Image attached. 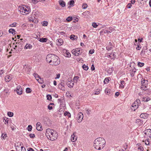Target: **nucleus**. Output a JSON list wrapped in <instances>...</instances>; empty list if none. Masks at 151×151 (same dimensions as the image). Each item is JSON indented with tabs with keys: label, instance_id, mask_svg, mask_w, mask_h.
Returning <instances> with one entry per match:
<instances>
[{
	"label": "nucleus",
	"instance_id": "cd10ccee",
	"mask_svg": "<svg viewBox=\"0 0 151 151\" xmlns=\"http://www.w3.org/2000/svg\"><path fill=\"white\" fill-rule=\"evenodd\" d=\"M7 137V134L6 133H4L2 134L1 138L2 139H5Z\"/></svg>",
	"mask_w": 151,
	"mask_h": 151
},
{
	"label": "nucleus",
	"instance_id": "6e6552de",
	"mask_svg": "<svg viewBox=\"0 0 151 151\" xmlns=\"http://www.w3.org/2000/svg\"><path fill=\"white\" fill-rule=\"evenodd\" d=\"M34 15L35 14L31 15V17L29 18V20L30 22L36 23V22H38V21H37V20L35 19Z\"/></svg>",
	"mask_w": 151,
	"mask_h": 151
},
{
	"label": "nucleus",
	"instance_id": "f8f14e48",
	"mask_svg": "<svg viewBox=\"0 0 151 151\" xmlns=\"http://www.w3.org/2000/svg\"><path fill=\"white\" fill-rule=\"evenodd\" d=\"M56 43L57 45L60 46L62 45L63 43V40L62 39H57L56 40Z\"/></svg>",
	"mask_w": 151,
	"mask_h": 151
},
{
	"label": "nucleus",
	"instance_id": "b1692460",
	"mask_svg": "<svg viewBox=\"0 0 151 151\" xmlns=\"http://www.w3.org/2000/svg\"><path fill=\"white\" fill-rule=\"evenodd\" d=\"M60 5L62 7H64L65 6V3L63 1H59Z\"/></svg>",
	"mask_w": 151,
	"mask_h": 151
},
{
	"label": "nucleus",
	"instance_id": "72a5a7b5",
	"mask_svg": "<svg viewBox=\"0 0 151 151\" xmlns=\"http://www.w3.org/2000/svg\"><path fill=\"white\" fill-rule=\"evenodd\" d=\"M150 99L149 98H144L143 99V101H144L145 102H147L149 100H150Z\"/></svg>",
	"mask_w": 151,
	"mask_h": 151
},
{
	"label": "nucleus",
	"instance_id": "c756f323",
	"mask_svg": "<svg viewBox=\"0 0 151 151\" xmlns=\"http://www.w3.org/2000/svg\"><path fill=\"white\" fill-rule=\"evenodd\" d=\"M64 84L63 83H60L58 85L59 88L60 89H62L63 87H64Z\"/></svg>",
	"mask_w": 151,
	"mask_h": 151
},
{
	"label": "nucleus",
	"instance_id": "338daca9",
	"mask_svg": "<svg viewBox=\"0 0 151 151\" xmlns=\"http://www.w3.org/2000/svg\"><path fill=\"white\" fill-rule=\"evenodd\" d=\"M60 77V74H58L57 75V77H55V79H58Z\"/></svg>",
	"mask_w": 151,
	"mask_h": 151
},
{
	"label": "nucleus",
	"instance_id": "6ab92c4d",
	"mask_svg": "<svg viewBox=\"0 0 151 151\" xmlns=\"http://www.w3.org/2000/svg\"><path fill=\"white\" fill-rule=\"evenodd\" d=\"M3 121L4 122L5 124L8 125V119L6 117L3 118Z\"/></svg>",
	"mask_w": 151,
	"mask_h": 151
},
{
	"label": "nucleus",
	"instance_id": "0e129e2a",
	"mask_svg": "<svg viewBox=\"0 0 151 151\" xmlns=\"http://www.w3.org/2000/svg\"><path fill=\"white\" fill-rule=\"evenodd\" d=\"M119 95V93L118 92H117L115 93V96L116 97H118Z\"/></svg>",
	"mask_w": 151,
	"mask_h": 151
},
{
	"label": "nucleus",
	"instance_id": "3c124183",
	"mask_svg": "<svg viewBox=\"0 0 151 151\" xmlns=\"http://www.w3.org/2000/svg\"><path fill=\"white\" fill-rule=\"evenodd\" d=\"M47 99L48 100H50L52 99L51 96L50 95H47Z\"/></svg>",
	"mask_w": 151,
	"mask_h": 151
},
{
	"label": "nucleus",
	"instance_id": "a18cd8bd",
	"mask_svg": "<svg viewBox=\"0 0 151 151\" xmlns=\"http://www.w3.org/2000/svg\"><path fill=\"white\" fill-rule=\"evenodd\" d=\"M21 44L22 42H16L15 43H13V45H18L17 47H19V45Z\"/></svg>",
	"mask_w": 151,
	"mask_h": 151
},
{
	"label": "nucleus",
	"instance_id": "9d476101",
	"mask_svg": "<svg viewBox=\"0 0 151 151\" xmlns=\"http://www.w3.org/2000/svg\"><path fill=\"white\" fill-rule=\"evenodd\" d=\"M144 134L148 136L150 138L151 136V129H148L145 130L144 132Z\"/></svg>",
	"mask_w": 151,
	"mask_h": 151
},
{
	"label": "nucleus",
	"instance_id": "13d9d810",
	"mask_svg": "<svg viewBox=\"0 0 151 151\" xmlns=\"http://www.w3.org/2000/svg\"><path fill=\"white\" fill-rule=\"evenodd\" d=\"M90 112L91 110H90L87 109L86 110V113L88 115H90Z\"/></svg>",
	"mask_w": 151,
	"mask_h": 151
},
{
	"label": "nucleus",
	"instance_id": "39448f33",
	"mask_svg": "<svg viewBox=\"0 0 151 151\" xmlns=\"http://www.w3.org/2000/svg\"><path fill=\"white\" fill-rule=\"evenodd\" d=\"M72 52L74 55L77 56L81 55L82 51L81 49L77 48L73 49L72 51Z\"/></svg>",
	"mask_w": 151,
	"mask_h": 151
},
{
	"label": "nucleus",
	"instance_id": "864d4df0",
	"mask_svg": "<svg viewBox=\"0 0 151 151\" xmlns=\"http://www.w3.org/2000/svg\"><path fill=\"white\" fill-rule=\"evenodd\" d=\"M145 143L146 145H148L149 144V142L148 139L145 140Z\"/></svg>",
	"mask_w": 151,
	"mask_h": 151
},
{
	"label": "nucleus",
	"instance_id": "423d86ee",
	"mask_svg": "<svg viewBox=\"0 0 151 151\" xmlns=\"http://www.w3.org/2000/svg\"><path fill=\"white\" fill-rule=\"evenodd\" d=\"M148 81L147 80L143 79L141 81L142 86L141 88L142 90H146V88L147 85Z\"/></svg>",
	"mask_w": 151,
	"mask_h": 151
},
{
	"label": "nucleus",
	"instance_id": "49530a36",
	"mask_svg": "<svg viewBox=\"0 0 151 151\" xmlns=\"http://www.w3.org/2000/svg\"><path fill=\"white\" fill-rule=\"evenodd\" d=\"M17 23L16 22L14 23L9 25V27H15L16 26Z\"/></svg>",
	"mask_w": 151,
	"mask_h": 151
},
{
	"label": "nucleus",
	"instance_id": "f257e3e1",
	"mask_svg": "<svg viewBox=\"0 0 151 151\" xmlns=\"http://www.w3.org/2000/svg\"><path fill=\"white\" fill-rule=\"evenodd\" d=\"M46 60L51 65H57L60 63V60L58 57L53 54H48Z\"/></svg>",
	"mask_w": 151,
	"mask_h": 151
},
{
	"label": "nucleus",
	"instance_id": "de8ad7c7",
	"mask_svg": "<svg viewBox=\"0 0 151 151\" xmlns=\"http://www.w3.org/2000/svg\"><path fill=\"white\" fill-rule=\"evenodd\" d=\"M33 75L35 77V78L36 79H37V78H40V76L38 75L36 73H34L33 74Z\"/></svg>",
	"mask_w": 151,
	"mask_h": 151
},
{
	"label": "nucleus",
	"instance_id": "4d7b16f0",
	"mask_svg": "<svg viewBox=\"0 0 151 151\" xmlns=\"http://www.w3.org/2000/svg\"><path fill=\"white\" fill-rule=\"evenodd\" d=\"M4 70H0V76H2V75L4 73Z\"/></svg>",
	"mask_w": 151,
	"mask_h": 151
},
{
	"label": "nucleus",
	"instance_id": "bf43d9fd",
	"mask_svg": "<svg viewBox=\"0 0 151 151\" xmlns=\"http://www.w3.org/2000/svg\"><path fill=\"white\" fill-rule=\"evenodd\" d=\"M47 108L49 110H51L52 109V107L49 105L47 106Z\"/></svg>",
	"mask_w": 151,
	"mask_h": 151
},
{
	"label": "nucleus",
	"instance_id": "dca6fc26",
	"mask_svg": "<svg viewBox=\"0 0 151 151\" xmlns=\"http://www.w3.org/2000/svg\"><path fill=\"white\" fill-rule=\"evenodd\" d=\"M136 123L137 124L139 125H141L143 124V122L142 121L139 119H137L136 120Z\"/></svg>",
	"mask_w": 151,
	"mask_h": 151
},
{
	"label": "nucleus",
	"instance_id": "69168bd1",
	"mask_svg": "<svg viewBox=\"0 0 151 151\" xmlns=\"http://www.w3.org/2000/svg\"><path fill=\"white\" fill-rule=\"evenodd\" d=\"M91 69L92 70H95V67L93 65H92Z\"/></svg>",
	"mask_w": 151,
	"mask_h": 151
},
{
	"label": "nucleus",
	"instance_id": "2f4dec72",
	"mask_svg": "<svg viewBox=\"0 0 151 151\" xmlns=\"http://www.w3.org/2000/svg\"><path fill=\"white\" fill-rule=\"evenodd\" d=\"M144 63H143L139 62L138 63L137 65L139 67H141L144 65Z\"/></svg>",
	"mask_w": 151,
	"mask_h": 151
},
{
	"label": "nucleus",
	"instance_id": "0eeeda50",
	"mask_svg": "<svg viewBox=\"0 0 151 151\" xmlns=\"http://www.w3.org/2000/svg\"><path fill=\"white\" fill-rule=\"evenodd\" d=\"M52 132H53V129H52L49 128H48L47 129L46 135L48 139L49 137H50V135H51Z\"/></svg>",
	"mask_w": 151,
	"mask_h": 151
},
{
	"label": "nucleus",
	"instance_id": "7c9ffc66",
	"mask_svg": "<svg viewBox=\"0 0 151 151\" xmlns=\"http://www.w3.org/2000/svg\"><path fill=\"white\" fill-rule=\"evenodd\" d=\"M82 68L84 70H87L88 69V66L86 65L85 64H84L83 65Z\"/></svg>",
	"mask_w": 151,
	"mask_h": 151
},
{
	"label": "nucleus",
	"instance_id": "ddd939ff",
	"mask_svg": "<svg viewBox=\"0 0 151 151\" xmlns=\"http://www.w3.org/2000/svg\"><path fill=\"white\" fill-rule=\"evenodd\" d=\"M37 126V129L38 131H41L42 130V125H41L40 123L37 122L36 124Z\"/></svg>",
	"mask_w": 151,
	"mask_h": 151
},
{
	"label": "nucleus",
	"instance_id": "09e8293b",
	"mask_svg": "<svg viewBox=\"0 0 151 151\" xmlns=\"http://www.w3.org/2000/svg\"><path fill=\"white\" fill-rule=\"evenodd\" d=\"M87 7V5L86 4H83L82 5V8L83 9H85Z\"/></svg>",
	"mask_w": 151,
	"mask_h": 151
},
{
	"label": "nucleus",
	"instance_id": "8fccbe9b",
	"mask_svg": "<svg viewBox=\"0 0 151 151\" xmlns=\"http://www.w3.org/2000/svg\"><path fill=\"white\" fill-rule=\"evenodd\" d=\"M29 136L31 138H33L35 137V135L34 134H30L29 135Z\"/></svg>",
	"mask_w": 151,
	"mask_h": 151
},
{
	"label": "nucleus",
	"instance_id": "e433bc0d",
	"mask_svg": "<svg viewBox=\"0 0 151 151\" xmlns=\"http://www.w3.org/2000/svg\"><path fill=\"white\" fill-rule=\"evenodd\" d=\"M134 103H135V104L138 106L140 103V101L139 99H137L136 101H135Z\"/></svg>",
	"mask_w": 151,
	"mask_h": 151
},
{
	"label": "nucleus",
	"instance_id": "4be33fe9",
	"mask_svg": "<svg viewBox=\"0 0 151 151\" xmlns=\"http://www.w3.org/2000/svg\"><path fill=\"white\" fill-rule=\"evenodd\" d=\"M125 81H121L120 84V87L123 88L124 87V85H125Z\"/></svg>",
	"mask_w": 151,
	"mask_h": 151
},
{
	"label": "nucleus",
	"instance_id": "393cba45",
	"mask_svg": "<svg viewBox=\"0 0 151 151\" xmlns=\"http://www.w3.org/2000/svg\"><path fill=\"white\" fill-rule=\"evenodd\" d=\"M32 45L29 44H27L25 46L24 48L26 49H31L32 48Z\"/></svg>",
	"mask_w": 151,
	"mask_h": 151
},
{
	"label": "nucleus",
	"instance_id": "9b49d317",
	"mask_svg": "<svg viewBox=\"0 0 151 151\" xmlns=\"http://www.w3.org/2000/svg\"><path fill=\"white\" fill-rule=\"evenodd\" d=\"M78 122H81L83 118V114L81 112L79 113L78 115Z\"/></svg>",
	"mask_w": 151,
	"mask_h": 151
},
{
	"label": "nucleus",
	"instance_id": "4468645a",
	"mask_svg": "<svg viewBox=\"0 0 151 151\" xmlns=\"http://www.w3.org/2000/svg\"><path fill=\"white\" fill-rule=\"evenodd\" d=\"M138 106H139L138 105H137L135 104V103H134L132 106V108L131 109L132 110L135 111V109H137L138 108Z\"/></svg>",
	"mask_w": 151,
	"mask_h": 151
},
{
	"label": "nucleus",
	"instance_id": "6e6d98bb",
	"mask_svg": "<svg viewBox=\"0 0 151 151\" xmlns=\"http://www.w3.org/2000/svg\"><path fill=\"white\" fill-rule=\"evenodd\" d=\"M94 52V50H90L89 51V53L90 54H93Z\"/></svg>",
	"mask_w": 151,
	"mask_h": 151
},
{
	"label": "nucleus",
	"instance_id": "a19ab883",
	"mask_svg": "<svg viewBox=\"0 0 151 151\" xmlns=\"http://www.w3.org/2000/svg\"><path fill=\"white\" fill-rule=\"evenodd\" d=\"M109 80L108 78H106L104 80V82L105 84H106L109 82Z\"/></svg>",
	"mask_w": 151,
	"mask_h": 151
},
{
	"label": "nucleus",
	"instance_id": "bb28decb",
	"mask_svg": "<svg viewBox=\"0 0 151 151\" xmlns=\"http://www.w3.org/2000/svg\"><path fill=\"white\" fill-rule=\"evenodd\" d=\"M70 83H68V85H69L68 86L70 88H72L74 85V83L73 81H71L70 82Z\"/></svg>",
	"mask_w": 151,
	"mask_h": 151
},
{
	"label": "nucleus",
	"instance_id": "ea45409f",
	"mask_svg": "<svg viewBox=\"0 0 151 151\" xmlns=\"http://www.w3.org/2000/svg\"><path fill=\"white\" fill-rule=\"evenodd\" d=\"M114 30V29H111L110 30H105L104 31L105 33H111Z\"/></svg>",
	"mask_w": 151,
	"mask_h": 151
},
{
	"label": "nucleus",
	"instance_id": "1a4fd4ad",
	"mask_svg": "<svg viewBox=\"0 0 151 151\" xmlns=\"http://www.w3.org/2000/svg\"><path fill=\"white\" fill-rule=\"evenodd\" d=\"M22 89L20 86H18L17 87V93L18 95H21L22 93Z\"/></svg>",
	"mask_w": 151,
	"mask_h": 151
},
{
	"label": "nucleus",
	"instance_id": "473e14b6",
	"mask_svg": "<svg viewBox=\"0 0 151 151\" xmlns=\"http://www.w3.org/2000/svg\"><path fill=\"white\" fill-rule=\"evenodd\" d=\"M39 2V0H32L31 2L34 4H36Z\"/></svg>",
	"mask_w": 151,
	"mask_h": 151
},
{
	"label": "nucleus",
	"instance_id": "5701e85b",
	"mask_svg": "<svg viewBox=\"0 0 151 151\" xmlns=\"http://www.w3.org/2000/svg\"><path fill=\"white\" fill-rule=\"evenodd\" d=\"M36 80L40 84H42L44 82L43 79L42 78L40 77V78H38L37 79H36Z\"/></svg>",
	"mask_w": 151,
	"mask_h": 151
},
{
	"label": "nucleus",
	"instance_id": "c85d7f7f",
	"mask_svg": "<svg viewBox=\"0 0 151 151\" xmlns=\"http://www.w3.org/2000/svg\"><path fill=\"white\" fill-rule=\"evenodd\" d=\"M64 115L65 116H67L69 117H70L71 116V114L69 112L65 111L64 113Z\"/></svg>",
	"mask_w": 151,
	"mask_h": 151
},
{
	"label": "nucleus",
	"instance_id": "774afa93",
	"mask_svg": "<svg viewBox=\"0 0 151 151\" xmlns=\"http://www.w3.org/2000/svg\"><path fill=\"white\" fill-rule=\"evenodd\" d=\"M21 148L22 150H26L25 148L24 147H23V146H21Z\"/></svg>",
	"mask_w": 151,
	"mask_h": 151
},
{
	"label": "nucleus",
	"instance_id": "c9c22d12",
	"mask_svg": "<svg viewBox=\"0 0 151 151\" xmlns=\"http://www.w3.org/2000/svg\"><path fill=\"white\" fill-rule=\"evenodd\" d=\"M113 46H110L108 45L106 47V50L108 51H109L111 50Z\"/></svg>",
	"mask_w": 151,
	"mask_h": 151
},
{
	"label": "nucleus",
	"instance_id": "680f3d73",
	"mask_svg": "<svg viewBox=\"0 0 151 151\" xmlns=\"http://www.w3.org/2000/svg\"><path fill=\"white\" fill-rule=\"evenodd\" d=\"M145 52L147 50V48L146 47H144L142 49Z\"/></svg>",
	"mask_w": 151,
	"mask_h": 151
},
{
	"label": "nucleus",
	"instance_id": "aec40b11",
	"mask_svg": "<svg viewBox=\"0 0 151 151\" xmlns=\"http://www.w3.org/2000/svg\"><path fill=\"white\" fill-rule=\"evenodd\" d=\"M77 139V137H75L74 134L72 135L71 136V140L72 142H74Z\"/></svg>",
	"mask_w": 151,
	"mask_h": 151
},
{
	"label": "nucleus",
	"instance_id": "f704fd0d",
	"mask_svg": "<svg viewBox=\"0 0 151 151\" xmlns=\"http://www.w3.org/2000/svg\"><path fill=\"white\" fill-rule=\"evenodd\" d=\"M32 127L31 125H29L27 128V129L29 132L31 131L32 130Z\"/></svg>",
	"mask_w": 151,
	"mask_h": 151
},
{
	"label": "nucleus",
	"instance_id": "4c0bfd02",
	"mask_svg": "<svg viewBox=\"0 0 151 151\" xmlns=\"http://www.w3.org/2000/svg\"><path fill=\"white\" fill-rule=\"evenodd\" d=\"M32 90L29 88H26V91L27 93H29L31 92Z\"/></svg>",
	"mask_w": 151,
	"mask_h": 151
},
{
	"label": "nucleus",
	"instance_id": "a878e982",
	"mask_svg": "<svg viewBox=\"0 0 151 151\" xmlns=\"http://www.w3.org/2000/svg\"><path fill=\"white\" fill-rule=\"evenodd\" d=\"M70 38L72 40H75L77 38V36L74 35H71L70 36Z\"/></svg>",
	"mask_w": 151,
	"mask_h": 151
},
{
	"label": "nucleus",
	"instance_id": "2eb2a0df",
	"mask_svg": "<svg viewBox=\"0 0 151 151\" xmlns=\"http://www.w3.org/2000/svg\"><path fill=\"white\" fill-rule=\"evenodd\" d=\"M12 79V78L9 75H7L5 77V80L6 82H9Z\"/></svg>",
	"mask_w": 151,
	"mask_h": 151
},
{
	"label": "nucleus",
	"instance_id": "052dcab7",
	"mask_svg": "<svg viewBox=\"0 0 151 151\" xmlns=\"http://www.w3.org/2000/svg\"><path fill=\"white\" fill-rule=\"evenodd\" d=\"M66 55L67 57H70V54L69 52H67L66 53Z\"/></svg>",
	"mask_w": 151,
	"mask_h": 151
},
{
	"label": "nucleus",
	"instance_id": "58836bf2",
	"mask_svg": "<svg viewBox=\"0 0 151 151\" xmlns=\"http://www.w3.org/2000/svg\"><path fill=\"white\" fill-rule=\"evenodd\" d=\"M7 115L9 117H11L13 116V113L11 112H8L7 113Z\"/></svg>",
	"mask_w": 151,
	"mask_h": 151
},
{
	"label": "nucleus",
	"instance_id": "20e7f679",
	"mask_svg": "<svg viewBox=\"0 0 151 151\" xmlns=\"http://www.w3.org/2000/svg\"><path fill=\"white\" fill-rule=\"evenodd\" d=\"M58 137L57 133L55 131L53 130L52 133L51 135H50V137L48 138V139L52 141H53L56 139Z\"/></svg>",
	"mask_w": 151,
	"mask_h": 151
},
{
	"label": "nucleus",
	"instance_id": "5fc2aeb1",
	"mask_svg": "<svg viewBox=\"0 0 151 151\" xmlns=\"http://www.w3.org/2000/svg\"><path fill=\"white\" fill-rule=\"evenodd\" d=\"M132 6V4L131 3H129L127 6V7L128 8H130Z\"/></svg>",
	"mask_w": 151,
	"mask_h": 151
},
{
	"label": "nucleus",
	"instance_id": "603ef678",
	"mask_svg": "<svg viewBox=\"0 0 151 151\" xmlns=\"http://www.w3.org/2000/svg\"><path fill=\"white\" fill-rule=\"evenodd\" d=\"M92 25L94 28H96L98 26V25L95 22L92 23Z\"/></svg>",
	"mask_w": 151,
	"mask_h": 151
},
{
	"label": "nucleus",
	"instance_id": "f03ea898",
	"mask_svg": "<svg viewBox=\"0 0 151 151\" xmlns=\"http://www.w3.org/2000/svg\"><path fill=\"white\" fill-rule=\"evenodd\" d=\"M106 141L104 138L99 137L96 139L93 142V146L96 149L100 150L105 146Z\"/></svg>",
	"mask_w": 151,
	"mask_h": 151
},
{
	"label": "nucleus",
	"instance_id": "412c9836",
	"mask_svg": "<svg viewBox=\"0 0 151 151\" xmlns=\"http://www.w3.org/2000/svg\"><path fill=\"white\" fill-rule=\"evenodd\" d=\"M79 77L78 76H75L73 79V82L75 83H77L79 79Z\"/></svg>",
	"mask_w": 151,
	"mask_h": 151
},
{
	"label": "nucleus",
	"instance_id": "79ce46f5",
	"mask_svg": "<svg viewBox=\"0 0 151 151\" xmlns=\"http://www.w3.org/2000/svg\"><path fill=\"white\" fill-rule=\"evenodd\" d=\"M74 1L73 0H72L70 1L69 2V5L71 6H73V4H74Z\"/></svg>",
	"mask_w": 151,
	"mask_h": 151
},
{
	"label": "nucleus",
	"instance_id": "7ed1b4c3",
	"mask_svg": "<svg viewBox=\"0 0 151 151\" xmlns=\"http://www.w3.org/2000/svg\"><path fill=\"white\" fill-rule=\"evenodd\" d=\"M19 10L20 13L23 15H27L31 11L29 7H26L24 6H20Z\"/></svg>",
	"mask_w": 151,
	"mask_h": 151
},
{
	"label": "nucleus",
	"instance_id": "f3484780",
	"mask_svg": "<svg viewBox=\"0 0 151 151\" xmlns=\"http://www.w3.org/2000/svg\"><path fill=\"white\" fill-rule=\"evenodd\" d=\"M9 32L10 33H12L13 35L15 34L16 31L15 29H10L9 30Z\"/></svg>",
	"mask_w": 151,
	"mask_h": 151
},
{
	"label": "nucleus",
	"instance_id": "e2e57ef3",
	"mask_svg": "<svg viewBox=\"0 0 151 151\" xmlns=\"http://www.w3.org/2000/svg\"><path fill=\"white\" fill-rule=\"evenodd\" d=\"M28 151H34V150L32 148L29 147L27 149Z\"/></svg>",
	"mask_w": 151,
	"mask_h": 151
},
{
	"label": "nucleus",
	"instance_id": "c03bdc74",
	"mask_svg": "<svg viewBox=\"0 0 151 151\" xmlns=\"http://www.w3.org/2000/svg\"><path fill=\"white\" fill-rule=\"evenodd\" d=\"M72 17H69L66 18V20H67V21L69 22L72 20Z\"/></svg>",
	"mask_w": 151,
	"mask_h": 151
},
{
	"label": "nucleus",
	"instance_id": "a211bd4d",
	"mask_svg": "<svg viewBox=\"0 0 151 151\" xmlns=\"http://www.w3.org/2000/svg\"><path fill=\"white\" fill-rule=\"evenodd\" d=\"M47 40V38H40L39 39V40L40 42H46Z\"/></svg>",
	"mask_w": 151,
	"mask_h": 151
},
{
	"label": "nucleus",
	"instance_id": "37998d69",
	"mask_svg": "<svg viewBox=\"0 0 151 151\" xmlns=\"http://www.w3.org/2000/svg\"><path fill=\"white\" fill-rule=\"evenodd\" d=\"M48 24V22L47 21H45L43 22V23L42 24V26H47Z\"/></svg>",
	"mask_w": 151,
	"mask_h": 151
}]
</instances>
